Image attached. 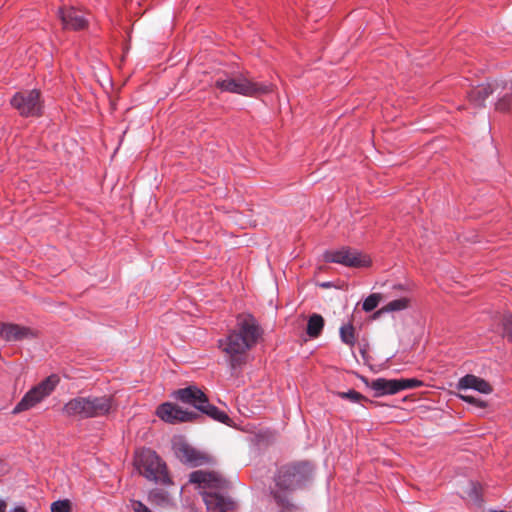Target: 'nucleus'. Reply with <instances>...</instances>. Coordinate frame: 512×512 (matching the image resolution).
Returning <instances> with one entry per match:
<instances>
[{
  "instance_id": "f257e3e1",
  "label": "nucleus",
  "mask_w": 512,
  "mask_h": 512,
  "mask_svg": "<svg viewBox=\"0 0 512 512\" xmlns=\"http://www.w3.org/2000/svg\"><path fill=\"white\" fill-rule=\"evenodd\" d=\"M261 336V329L251 314H241L237 324L225 338L219 340V348L228 356L231 368L245 363L246 353L254 347Z\"/></svg>"
},
{
  "instance_id": "f03ea898",
  "label": "nucleus",
  "mask_w": 512,
  "mask_h": 512,
  "mask_svg": "<svg viewBox=\"0 0 512 512\" xmlns=\"http://www.w3.org/2000/svg\"><path fill=\"white\" fill-rule=\"evenodd\" d=\"M190 482L204 489L201 494L209 511L227 512L236 509L235 501L218 492L227 487V481L220 474L197 470L190 474Z\"/></svg>"
},
{
  "instance_id": "7ed1b4c3",
  "label": "nucleus",
  "mask_w": 512,
  "mask_h": 512,
  "mask_svg": "<svg viewBox=\"0 0 512 512\" xmlns=\"http://www.w3.org/2000/svg\"><path fill=\"white\" fill-rule=\"evenodd\" d=\"M214 85L221 92H229L249 97L258 94H266L272 90L271 85L253 82L241 72L218 74Z\"/></svg>"
},
{
  "instance_id": "20e7f679",
  "label": "nucleus",
  "mask_w": 512,
  "mask_h": 512,
  "mask_svg": "<svg viewBox=\"0 0 512 512\" xmlns=\"http://www.w3.org/2000/svg\"><path fill=\"white\" fill-rule=\"evenodd\" d=\"M312 473L313 466L307 461L285 465L276 477L275 491L283 497V491L291 492L304 486L311 479ZM284 498L288 499L286 496Z\"/></svg>"
},
{
  "instance_id": "39448f33",
  "label": "nucleus",
  "mask_w": 512,
  "mask_h": 512,
  "mask_svg": "<svg viewBox=\"0 0 512 512\" xmlns=\"http://www.w3.org/2000/svg\"><path fill=\"white\" fill-rule=\"evenodd\" d=\"M135 464L139 473L148 480L163 485L172 483L166 464L155 451L149 448L140 450L136 455Z\"/></svg>"
},
{
  "instance_id": "423d86ee",
  "label": "nucleus",
  "mask_w": 512,
  "mask_h": 512,
  "mask_svg": "<svg viewBox=\"0 0 512 512\" xmlns=\"http://www.w3.org/2000/svg\"><path fill=\"white\" fill-rule=\"evenodd\" d=\"M59 377L56 374H52L42 380L40 383L32 387L17 403L13 409L14 414H18L23 411H27L37 404L41 403L44 399L52 394L59 384Z\"/></svg>"
},
{
  "instance_id": "0eeeda50",
  "label": "nucleus",
  "mask_w": 512,
  "mask_h": 512,
  "mask_svg": "<svg viewBox=\"0 0 512 512\" xmlns=\"http://www.w3.org/2000/svg\"><path fill=\"white\" fill-rule=\"evenodd\" d=\"M21 116L35 117L41 115L42 102L38 90L17 92L10 101Z\"/></svg>"
},
{
  "instance_id": "6e6552de",
  "label": "nucleus",
  "mask_w": 512,
  "mask_h": 512,
  "mask_svg": "<svg viewBox=\"0 0 512 512\" xmlns=\"http://www.w3.org/2000/svg\"><path fill=\"white\" fill-rule=\"evenodd\" d=\"M323 257L326 262L337 263L346 267H366L371 262L366 255L349 247L326 251Z\"/></svg>"
},
{
  "instance_id": "1a4fd4ad",
  "label": "nucleus",
  "mask_w": 512,
  "mask_h": 512,
  "mask_svg": "<svg viewBox=\"0 0 512 512\" xmlns=\"http://www.w3.org/2000/svg\"><path fill=\"white\" fill-rule=\"evenodd\" d=\"M87 406L91 418L110 415L117 410V403L112 395H86Z\"/></svg>"
},
{
  "instance_id": "9d476101",
  "label": "nucleus",
  "mask_w": 512,
  "mask_h": 512,
  "mask_svg": "<svg viewBox=\"0 0 512 512\" xmlns=\"http://www.w3.org/2000/svg\"><path fill=\"white\" fill-rule=\"evenodd\" d=\"M156 414L161 420L170 424L189 422L198 416L196 413L183 410L170 402L161 404L157 408Z\"/></svg>"
},
{
  "instance_id": "9b49d317",
  "label": "nucleus",
  "mask_w": 512,
  "mask_h": 512,
  "mask_svg": "<svg viewBox=\"0 0 512 512\" xmlns=\"http://www.w3.org/2000/svg\"><path fill=\"white\" fill-rule=\"evenodd\" d=\"M174 453L183 463L196 467L205 464L208 457L183 441L174 443Z\"/></svg>"
},
{
  "instance_id": "f8f14e48",
  "label": "nucleus",
  "mask_w": 512,
  "mask_h": 512,
  "mask_svg": "<svg viewBox=\"0 0 512 512\" xmlns=\"http://www.w3.org/2000/svg\"><path fill=\"white\" fill-rule=\"evenodd\" d=\"M61 411L65 417L73 420L81 421L91 419L86 397L82 395L71 398L64 404Z\"/></svg>"
},
{
  "instance_id": "ddd939ff",
  "label": "nucleus",
  "mask_w": 512,
  "mask_h": 512,
  "mask_svg": "<svg viewBox=\"0 0 512 512\" xmlns=\"http://www.w3.org/2000/svg\"><path fill=\"white\" fill-rule=\"evenodd\" d=\"M0 336L8 341H21L36 336L29 327L12 323H0Z\"/></svg>"
},
{
  "instance_id": "4468645a",
  "label": "nucleus",
  "mask_w": 512,
  "mask_h": 512,
  "mask_svg": "<svg viewBox=\"0 0 512 512\" xmlns=\"http://www.w3.org/2000/svg\"><path fill=\"white\" fill-rule=\"evenodd\" d=\"M174 396L179 401L190 404L198 410L202 409L203 404L207 402L204 392L196 386L179 389L174 393Z\"/></svg>"
},
{
  "instance_id": "2eb2a0df",
  "label": "nucleus",
  "mask_w": 512,
  "mask_h": 512,
  "mask_svg": "<svg viewBox=\"0 0 512 512\" xmlns=\"http://www.w3.org/2000/svg\"><path fill=\"white\" fill-rule=\"evenodd\" d=\"M457 389H473L482 394H490L493 390L491 385L486 380L472 374H467L460 378L457 383Z\"/></svg>"
},
{
  "instance_id": "dca6fc26",
  "label": "nucleus",
  "mask_w": 512,
  "mask_h": 512,
  "mask_svg": "<svg viewBox=\"0 0 512 512\" xmlns=\"http://www.w3.org/2000/svg\"><path fill=\"white\" fill-rule=\"evenodd\" d=\"M59 13L65 28L80 30L85 28L87 25V20L85 19L81 11L75 10L74 8H70L61 9Z\"/></svg>"
},
{
  "instance_id": "f3484780",
  "label": "nucleus",
  "mask_w": 512,
  "mask_h": 512,
  "mask_svg": "<svg viewBox=\"0 0 512 512\" xmlns=\"http://www.w3.org/2000/svg\"><path fill=\"white\" fill-rule=\"evenodd\" d=\"M496 90L491 83L481 84L468 92L469 101L476 107H482L486 99Z\"/></svg>"
},
{
  "instance_id": "a211bd4d",
  "label": "nucleus",
  "mask_w": 512,
  "mask_h": 512,
  "mask_svg": "<svg viewBox=\"0 0 512 512\" xmlns=\"http://www.w3.org/2000/svg\"><path fill=\"white\" fill-rule=\"evenodd\" d=\"M398 382L399 379L378 378L372 381L371 388L376 396L393 395L400 392Z\"/></svg>"
},
{
  "instance_id": "6ab92c4d",
  "label": "nucleus",
  "mask_w": 512,
  "mask_h": 512,
  "mask_svg": "<svg viewBox=\"0 0 512 512\" xmlns=\"http://www.w3.org/2000/svg\"><path fill=\"white\" fill-rule=\"evenodd\" d=\"M324 327V319L319 314H313L309 317L306 332L311 338L318 337Z\"/></svg>"
},
{
  "instance_id": "aec40b11",
  "label": "nucleus",
  "mask_w": 512,
  "mask_h": 512,
  "mask_svg": "<svg viewBox=\"0 0 512 512\" xmlns=\"http://www.w3.org/2000/svg\"><path fill=\"white\" fill-rule=\"evenodd\" d=\"M410 299L407 297H401L399 299H395L387 303L384 307L378 310L375 316H378L382 313L396 312L402 311L409 307Z\"/></svg>"
},
{
  "instance_id": "412c9836",
  "label": "nucleus",
  "mask_w": 512,
  "mask_h": 512,
  "mask_svg": "<svg viewBox=\"0 0 512 512\" xmlns=\"http://www.w3.org/2000/svg\"><path fill=\"white\" fill-rule=\"evenodd\" d=\"M199 411L221 423L227 424L230 420L229 416L224 411L218 409L214 405L209 404L208 401L203 404L202 409H200Z\"/></svg>"
},
{
  "instance_id": "4be33fe9",
  "label": "nucleus",
  "mask_w": 512,
  "mask_h": 512,
  "mask_svg": "<svg viewBox=\"0 0 512 512\" xmlns=\"http://www.w3.org/2000/svg\"><path fill=\"white\" fill-rule=\"evenodd\" d=\"M147 500L152 505L164 506L169 503V495L161 489H152L147 495Z\"/></svg>"
},
{
  "instance_id": "5701e85b",
  "label": "nucleus",
  "mask_w": 512,
  "mask_h": 512,
  "mask_svg": "<svg viewBox=\"0 0 512 512\" xmlns=\"http://www.w3.org/2000/svg\"><path fill=\"white\" fill-rule=\"evenodd\" d=\"M340 338L343 343L352 347L356 342L355 328L351 323L344 324L340 327Z\"/></svg>"
},
{
  "instance_id": "b1692460",
  "label": "nucleus",
  "mask_w": 512,
  "mask_h": 512,
  "mask_svg": "<svg viewBox=\"0 0 512 512\" xmlns=\"http://www.w3.org/2000/svg\"><path fill=\"white\" fill-rule=\"evenodd\" d=\"M380 300L381 295L379 293H373L363 301L362 309L365 312H371L378 306Z\"/></svg>"
},
{
  "instance_id": "393cba45",
  "label": "nucleus",
  "mask_w": 512,
  "mask_h": 512,
  "mask_svg": "<svg viewBox=\"0 0 512 512\" xmlns=\"http://www.w3.org/2000/svg\"><path fill=\"white\" fill-rule=\"evenodd\" d=\"M273 496L277 504L282 507L279 512H292L295 509V506L288 499L282 497L279 492L273 491Z\"/></svg>"
},
{
  "instance_id": "a878e982",
  "label": "nucleus",
  "mask_w": 512,
  "mask_h": 512,
  "mask_svg": "<svg viewBox=\"0 0 512 512\" xmlns=\"http://www.w3.org/2000/svg\"><path fill=\"white\" fill-rule=\"evenodd\" d=\"M503 336L512 342V315L507 313L502 317Z\"/></svg>"
},
{
  "instance_id": "bb28decb",
  "label": "nucleus",
  "mask_w": 512,
  "mask_h": 512,
  "mask_svg": "<svg viewBox=\"0 0 512 512\" xmlns=\"http://www.w3.org/2000/svg\"><path fill=\"white\" fill-rule=\"evenodd\" d=\"M72 506L68 499L58 500L51 504V512H71Z\"/></svg>"
},
{
  "instance_id": "cd10ccee",
  "label": "nucleus",
  "mask_w": 512,
  "mask_h": 512,
  "mask_svg": "<svg viewBox=\"0 0 512 512\" xmlns=\"http://www.w3.org/2000/svg\"><path fill=\"white\" fill-rule=\"evenodd\" d=\"M511 99L512 96L509 92L504 93L496 102V110L502 112L508 111L511 105Z\"/></svg>"
},
{
  "instance_id": "c85d7f7f",
  "label": "nucleus",
  "mask_w": 512,
  "mask_h": 512,
  "mask_svg": "<svg viewBox=\"0 0 512 512\" xmlns=\"http://www.w3.org/2000/svg\"><path fill=\"white\" fill-rule=\"evenodd\" d=\"M338 396L343 399H347L353 403H359L365 399V397L361 393L355 390H349L347 392H338Z\"/></svg>"
},
{
  "instance_id": "c756f323",
  "label": "nucleus",
  "mask_w": 512,
  "mask_h": 512,
  "mask_svg": "<svg viewBox=\"0 0 512 512\" xmlns=\"http://www.w3.org/2000/svg\"><path fill=\"white\" fill-rule=\"evenodd\" d=\"M399 390L413 389L422 386V381L411 378V379H399Z\"/></svg>"
},
{
  "instance_id": "7c9ffc66",
  "label": "nucleus",
  "mask_w": 512,
  "mask_h": 512,
  "mask_svg": "<svg viewBox=\"0 0 512 512\" xmlns=\"http://www.w3.org/2000/svg\"><path fill=\"white\" fill-rule=\"evenodd\" d=\"M460 398L463 401H465V402H467L469 404H472V405H475V406H478V407H481V408L486 406L484 401H482L480 399H477V398H475L473 396H470V395H460Z\"/></svg>"
},
{
  "instance_id": "2f4dec72",
  "label": "nucleus",
  "mask_w": 512,
  "mask_h": 512,
  "mask_svg": "<svg viewBox=\"0 0 512 512\" xmlns=\"http://www.w3.org/2000/svg\"><path fill=\"white\" fill-rule=\"evenodd\" d=\"M468 496L475 501L479 499L478 487L473 482L470 483Z\"/></svg>"
},
{
  "instance_id": "473e14b6",
  "label": "nucleus",
  "mask_w": 512,
  "mask_h": 512,
  "mask_svg": "<svg viewBox=\"0 0 512 512\" xmlns=\"http://www.w3.org/2000/svg\"><path fill=\"white\" fill-rule=\"evenodd\" d=\"M7 503L4 499L0 498V512H6Z\"/></svg>"
},
{
  "instance_id": "72a5a7b5",
  "label": "nucleus",
  "mask_w": 512,
  "mask_h": 512,
  "mask_svg": "<svg viewBox=\"0 0 512 512\" xmlns=\"http://www.w3.org/2000/svg\"><path fill=\"white\" fill-rule=\"evenodd\" d=\"M11 512H26V510L22 506H17Z\"/></svg>"
},
{
  "instance_id": "f704fd0d",
  "label": "nucleus",
  "mask_w": 512,
  "mask_h": 512,
  "mask_svg": "<svg viewBox=\"0 0 512 512\" xmlns=\"http://www.w3.org/2000/svg\"><path fill=\"white\" fill-rule=\"evenodd\" d=\"M322 286H323V287H329V286H330V284H329V283H323V284H322Z\"/></svg>"
},
{
  "instance_id": "c9c22d12",
  "label": "nucleus",
  "mask_w": 512,
  "mask_h": 512,
  "mask_svg": "<svg viewBox=\"0 0 512 512\" xmlns=\"http://www.w3.org/2000/svg\"><path fill=\"white\" fill-rule=\"evenodd\" d=\"M394 288H400V289H402V285L394 286Z\"/></svg>"
}]
</instances>
